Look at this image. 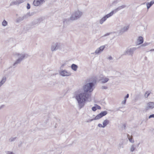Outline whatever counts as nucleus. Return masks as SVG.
<instances>
[{"label":"nucleus","instance_id":"obj_50","mask_svg":"<svg viewBox=\"0 0 154 154\" xmlns=\"http://www.w3.org/2000/svg\"><path fill=\"white\" fill-rule=\"evenodd\" d=\"M64 64H63V65H62V66H64Z\"/></svg>","mask_w":154,"mask_h":154},{"label":"nucleus","instance_id":"obj_36","mask_svg":"<svg viewBox=\"0 0 154 154\" xmlns=\"http://www.w3.org/2000/svg\"><path fill=\"white\" fill-rule=\"evenodd\" d=\"M98 126L99 127H100V128H104V127H103V125H102L101 124H99L98 125Z\"/></svg>","mask_w":154,"mask_h":154},{"label":"nucleus","instance_id":"obj_12","mask_svg":"<svg viewBox=\"0 0 154 154\" xmlns=\"http://www.w3.org/2000/svg\"><path fill=\"white\" fill-rule=\"evenodd\" d=\"M23 0H19L13 2L10 4V6H12L15 5H19V4L23 2Z\"/></svg>","mask_w":154,"mask_h":154},{"label":"nucleus","instance_id":"obj_34","mask_svg":"<svg viewBox=\"0 0 154 154\" xmlns=\"http://www.w3.org/2000/svg\"><path fill=\"white\" fill-rule=\"evenodd\" d=\"M95 106H96V108H97V109H101V108L100 106H99L96 104H95Z\"/></svg>","mask_w":154,"mask_h":154},{"label":"nucleus","instance_id":"obj_18","mask_svg":"<svg viewBox=\"0 0 154 154\" xmlns=\"http://www.w3.org/2000/svg\"><path fill=\"white\" fill-rule=\"evenodd\" d=\"M154 4V0L151 1L146 4L147 9H149Z\"/></svg>","mask_w":154,"mask_h":154},{"label":"nucleus","instance_id":"obj_53","mask_svg":"<svg viewBox=\"0 0 154 154\" xmlns=\"http://www.w3.org/2000/svg\"><path fill=\"white\" fill-rule=\"evenodd\" d=\"M146 57H145V59H146Z\"/></svg>","mask_w":154,"mask_h":154},{"label":"nucleus","instance_id":"obj_48","mask_svg":"<svg viewBox=\"0 0 154 154\" xmlns=\"http://www.w3.org/2000/svg\"><path fill=\"white\" fill-rule=\"evenodd\" d=\"M127 98H125V97H124V100H125L126 101V99Z\"/></svg>","mask_w":154,"mask_h":154},{"label":"nucleus","instance_id":"obj_49","mask_svg":"<svg viewBox=\"0 0 154 154\" xmlns=\"http://www.w3.org/2000/svg\"><path fill=\"white\" fill-rule=\"evenodd\" d=\"M154 50V49H151L150 51H153Z\"/></svg>","mask_w":154,"mask_h":154},{"label":"nucleus","instance_id":"obj_4","mask_svg":"<svg viewBox=\"0 0 154 154\" xmlns=\"http://www.w3.org/2000/svg\"><path fill=\"white\" fill-rule=\"evenodd\" d=\"M82 13L79 10L74 12L70 17V19L73 21L79 18L82 16Z\"/></svg>","mask_w":154,"mask_h":154},{"label":"nucleus","instance_id":"obj_33","mask_svg":"<svg viewBox=\"0 0 154 154\" xmlns=\"http://www.w3.org/2000/svg\"><path fill=\"white\" fill-rule=\"evenodd\" d=\"M5 152L6 154H14L12 152L6 151Z\"/></svg>","mask_w":154,"mask_h":154},{"label":"nucleus","instance_id":"obj_47","mask_svg":"<svg viewBox=\"0 0 154 154\" xmlns=\"http://www.w3.org/2000/svg\"><path fill=\"white\" fill-rule=\"evenodd\" d=\"M58 74L57 73H53L52 75H56Z\"/></svg>","mask_w":154,"mask_h":154},{"label":"nucleus","instance_id":"obj_13","mask_svg":"<svg viewBox=\"0 0 154 154\" xmlns=\"http://www.w3.org/2000/svg\"><path fill=\"white\" fill-rule=\"evenodd\" d=\"M129 28V26H124L120 30L119 32V34L120 35H122L124 32L127 31L128 29Z\"/></svg>","mask_w":154,"mask_h":154},{"label":"nucleus","instance_id":"obj_11","mask_svg":"<svg viewBox=\"0 0 154 154\" xmlns=\"http://www.w3.org/2000/svg\"><path fill=\"white\" fill-rule=\"evenodd\" d=\"M60 75L63 76H69L71 75V73L67 72L66 70H63L60 72Z\"/></svg>","mask_w":154,"mask_h":154},{"label":"nucleus","instance_id":"obj_52","mask_svg":"<svg viewBox=\"0 0 154 154\" xmlns=\"http://www.w3.org/2000/svg\"><path fill=\"white\" fill-rule=\"evenodd\" d=\"M146 57H145V59H146Z\"/></svg>","mask_w":154,"mask_h":154},{"label":"nucleus","instance_id":"obj_43","mask_svg":"<svg viewBox=\"0 0 154 154\" xmlns=\"http://www.w3.org/2000/svg\"><path fill=\"white\" fill-rule=\"evenodd\" d=\"M129 94H128L126 95V96L124 97H125L126 98H128L129 97Z\"/></svg>","mask_w":154,"mask_h":154},{"label":"nucleus","instance_id":"obj_35","mask_svg":"<svg viewBox=\"0 0 154 154\" xmlns=\"http://www.w3.org/2000/svg\"><path fill=\"white\" fill-rule=\"evenodd\" d=\"M26 8L28 9H29L30 8V5L29 3L27 4Z\"/></svg>","mask_w":154,"mask_h":154},{"label":"nucleus","instance_id":"obj_24","mask_svg":"<svg viewBox=\"0 0 154 154\" xmlns=\"http://www.w3.org/2000/svg\"><path fill=\"white\" fill-rule=\"evenodd\" d=\"M7 25H8L7 22L6 20H4L2 22V25L3 26H6Z\"/></svg>","mask_w":154,"mask_h":154},{"label":"nucleus","instance_id":"obj_45","mask_svg":"<svg viewBox=\"0 0 154 154\" xmlns=\"http://www.w3.org/2000/svg\"><path fill=\"white\" fill-rule=\"evenodd\" d=\"M126 102V101L125 100H124L122 102V103L125 104Z\"/></svg>","mask_w":154,"mask_h":154},{"label":"nucleus","instance_id":"obj_25","mask_svg":"<svg viewBox=\"0 0 154 154\" xmlns=\"http://www.w3.org/2000/svg\"><path fill=\"white\" fill-rule=\"evenodd\" d=\"M149 91H146L144 94V97L145 98H147L149 95L150 92H149Z\"/></svg>","mask_w":154,"mask_h":154},{"label":"nucleus","instance_id":"obj_8","mask_svg":"<svg viewBox=\"0 0 154 154\" xmlns=\"http://www.w3.org/2000/svg\"><path fill=\"white\" fill-rule=\"evenodd\" d=\"M112 16V15L110 12L109 13L106 15L100 20V24H102L106 20L107 18H109Z\"/></svg>","mask_w":154,"mask_h":154},{"label":"nucleus","instance_id":"obj_42","mask_svg":"<svg viewBox=\"0 0 154 154\" xmlns=\"http://www.w3.org/2000/svg\"><path fill=\"white\" fill-rule=\"evenodd\" d=\"M107 59L109 60H112V58L111 56H110Z\"/></svg>","mask_w":154,"mask_h":154},{"label":"nucleus","instance_id":"obj_14","mask_svg":"<svg viewBox=\"0 0 154 154\" xmlns=\"http://www.w3.org/2000/svg\"><path fill=\"white\" fill-rule=\"evenodd\" d=\"M71 20L70 19V17L69 18H66L63 19V27H65L66 25L69 24Z\"/></svg>","mask_w":154,"mask_h":154},{"label":"nucleus","instance_id":"obj_28","mask_svg":"<svg viewBox=\"0 0 154 154\" xmlns=\"http://www.w3.org/2000/svg\"><path fill=\"white\" fill-rule=\"evenodd\" d=\"M127 136L130 142H131V143H134V141L133 140H132V138H130L129 135L127 134Z\"/></svg>","mask_w":154,"mask_h":154},{"label":"nucleus","instance_id":"obj_2","mask_svg":"<svg viewBox=\"0 0 154 154\" xmlns=\"http://www.w3.org/2000/svg\"><path fill=\"white\" fill-rule=\"evenodd\" d=\"M96 79L94 77L87 79L86 84L83 87V89L85 93L91 92L94 89L93 87L96 83Z\"/></svg>","mask_w":154,"mask_h":154},{"label":"nucleus","instance_id":"obj_30","mask_svg":"<svg viewBox=\"0 0 154 154\" xmlns=\"http://www.w3.org/2000/svg\"><path fill=\"white\" fill-rule=\"evenodd\" d=\"M136 148V146L134 145H133L131 149V151L132 152H133Z\"/></svg>","mask_w":154,"mask_h":154},{"label":"nucleus","instance_id":"obj_38","mask_svg":"<svg viewBox=\"0 0 154 154\" xmlns=\"http://www.w3.org/2000/svg\"><path fill=\"white\" fill-rule=\"evenodd\" d=\"M125 127H126V125H125V124H124L123 125V126H122V129H125Z\"/></svg>","mask_w":154,"mask_h":154},{"label":"nucleus","instance_id":"obj_1","mask_svg":"<svg viewBox=\"0 0 154 154\" xmlns=\"http://www.w3.org/2000/svg\"><path fill=\"white\" fill-rule=\"evenodd\" d=\"M89 94L85 92L77 94L75 98L78 103L79 109L83 108L85 105V102L89 98Z\"/></svg>","mask_w":154,"mask_h":154},{"label":"nucleus","instance_id":"obj_9","mask_svg":"<svg viewBox=\"0 0 154 154\" xmlns=\"http://www.w3.org/2000/svg\"><path fill=\"white\" fill-rule=\"evenodd\" d=\"M147 106L145 108L146 111H147L149 109H152L154 108V102H149L147 104Z\"/></svg>","mask_w":154,"mask_h":154},{"label":"nucleus","instance_id":"obj_23","mask_svg":"<svg viewBox=\"0 0 154 154\" xmlns=\"http://www.w3.org/2000/svg\"><path fill=\"white\" fill-rule=\"evenodd\" d=\"M101 117L103 116H105L107 114V111H102L100 113H99Z\"/></svg>","mask_w":154,"mask_h":154},{"label":"nucleus","instance_id":"obj_20","mask_svg":"<svg viewBox=\"0 0 154 154\" xmlns=\"http://www.w3.org/2000/svg\"><path fill=\"white\" fill-rule=\"evenodd\" d=\"M71 67L72 69L74 71H76L78 67L77 65L74 64H72Z\"/></svg>","mask_w":154,"mask_h":154},{"label":"nucleus","instance_id":"obj_40","mask_svg":"<svg viewBox=\"0 0 154 154\" xmlns=\"http://www.w3.org/2000/svg\"><path fill=\"white\" fill-rule=\"evenodd\" d=\"M120 6L121 7V8L122 9V8H123L126 7V5H121V6Z\"/></svg>","mask_w":154,"mask_h":154},{"label":"nucleus","instance_id":"obj_5","mask_svg":"<svg viewBox=\"0 0 154 154\" xmlns=\"http://www.w3.org/2000/svg\"><path fill=\"white\" fill-rule=\"evenodd\" d=\"M137 49V48L135 47H128L126 49L123 55H128L132 56L134 54V52Z\"/></svg>","mask_w":154,"mask_h":154},{"label":"nucleus","instance_id":"obj_51","mask_svg":"<svg viewBox=\"0 0 154 154\" xmlns=\"http://www.w3.org/2000/svg\"><path fill=\"white\" fill-rule=\"evenodd\" d=\"M2 106L1 107H0V109H1L2 108Z\"/></svg>","mask_w":154,"mask_h":154},{"label":"nucleus","instance_id":"obj_46","mask_svg":"<svg viewBox=\"0 0 154 154\" xmlns=\"http://www.w3.org/2000/svg\"><path fill=\"white\" fill-rule=\"evenodd\" d=\"M109 34H110V33H106V34H105V35H104V36H107V35H109Z\"/></svg>","mask_w":154,"mask_h":154},{"label":"nucleus","instance_id":"obj_26","mask_svg":"<svg viewBox=\"0 0 154 154\" xmlns=\"http://www.w3.org/2000/svg\"><path fill=\"white\" fill-rule=\"evenodd\" d=\"M101 118L100 114H99L94 119L95 120H96L99 119Z\"/></svg>","mask_w":154,"mask_h":154},{"label":"nucleus","instance_id":"obj_27","mask_svg":"<svg viewBox=\"0 0 154 154\" xmlns=\"http://www.w3.org/2000/svg\"><path fill=\"white\" fill-rule=\"evenodd\" d=\"M34 14V13H30V12L28 13L27 14L25 15H26V18L28 17V16H30L33 15Z\"/></svg>","mask_w":154,"mask_h":154},{"label":"nucleus","instance_id":"obj_19","mask_svg":"<svg viewBox=\"0 0 154 154\" xmlns=\"http://www.w3.org/2000/svg\"><path fill=\"white\" fill-rule=\"evenodd\" d=\"M109 121L107 119H106L103 121V126L105 127L109 123Z\"/></svg>","mask_w":154,"mask_h":154},{"label":"nucleus","instance_id":"obj_39","mask_svg":"<svg viewBox=\"0 0 154 154\" xmlns=\"http://www.w3.org/2000/svg\"><path fill=\"white\" fill-rule=\"evenodd\" d=\"M101 88L103 89H106L107 88V87L105 86H102L101 87Z\"/></svg>","mask_w":154,"mask_h":154},{"label":"nucleus","instance_id":"obj_31","mask_svg":"<svg viewBox=\"0 0 154 154\" xmlns=\"http://www.w3.org/2000/svg\"><path fill=\"white\" fill-rule=\"evenodd\" d=\"M149 44V43H144V44H143L142 45H141V46H146L147 45H148Z\"/></svg>","mask_w":154,"mask_h":154},{"label":"nucleus","instance_id":"obj_32","mask_svg":"<svg viewBox=\"0 0 154 154\" xmlns=\"http://www.w3.org/2000/svg\"><path fill=\"white\" fill-rule=\"evenodd\" d=\"M91 109H92V110L93 111H95L97 109V108H96V107L95 106H93V107H92Z\"/></svg>","mask_w":154,"mask_h":154},{"label":"nucleus","instance_id":"obj_29","mask_svg":"<svg viewBox=\"0 0 154 154\" xmlns=\"http://www.w3.org/2000/svg\"><path fill=\"white\" fill-rule=\"evenodd\" d=\"M16 138L17 137H11L9 139V140L10 142L13 141H14V140H16Z\"/></svg>","mask_w":154,"mask_h":154},{"label":"nucleus","instance_id":"obj_21","mask_svg":"<svg viewBox=\"0 0 154 154\" xmlns=\"http://www.w3.org/2000/svg\"><path fill=\"white\" fill-rule=\"evenodd\" d=\"M6 80V78L4 77L0 82V87L4 83Z\"/></svg>","mask_w":154,"mask_h":154},{"label":"nucleus","instance_id":"obj_41","mask_svg":"<svg viewBox=\"0 0 154 154\" xmlns=\"http://www.w3.org/2000/svg\"><path fill=\"white\" fill-rule=\"evenodd\" d=\"M94 120V119L93 118V119H90V120H88L87 122H91V121H93V120Z\"/></svg>","mask_w":154,"mask_h":154},{"label":"nucleus","instance_id":"obj_10","mask_svg":"<svg viewBox=\"0 0 154 154\" xmlns=\"http://www.w3.org/2000/svg\"><path fill=\"white\" fill-rule=\"evenodd\" d=\"M105 48V45H103L100 46L99 48L97 49L95 51V53L96 54H98L101 52H102L103 50Z\"/></svg>","mask_w":154,"mask_h":154},{"label":"nucleus","instance_id":"obj_22","mask_svg":"<svg viewBox=\"0 0 154 154\" xmlns=\"http://www.w3.org/2000/svg\"><path fill=\"white\" fill-rule=\"evenodd\" d=\"M109 80L108 78H105L102 79L101 83L103 84L105 83L108 82Z\"/></svg>","mask_w":154,"mask_h":154},{"label":"nucleus","instance_id":"obj_16","mask_svg":"<svg viewBox=\"0 0 154 154\" xmlns=\"http://www.w3.org/2000/svg\"><path fill=\"white\" fill-rule=\"evenodd\" d=\"M26 15H24L22 17H18L17 20V22H20L21 21L23 20L24 19H26Z\"/></svg>","mask_w":154,"mask_h":154},{"label":"nucleus","instance_id":"obj_3","mask_svg":"<svg viewBox=\"0 0 154 154\" xmlns=\"http://www.w3.org/2000/svg\"><path fill=\"white\" fill-rule=\"evenodd\" d=\"M14 55L18 57V58L13 64L12 66H11L9 68L13 67L14 68H15L17 66L18 64L20 63L25 58H27L29 55L28 54H19L15 53Z\"/></svg>","mask_w":154,"mask_h":154},{"label":"nucleus","instance_id":"obj_6","mask_svg":"<svg viewBox=\"0 0 154 154\" xmlns=\"http://www.w3.org/2000/svg\"><path fill=\"white\" fill-rule=\"evenodd\" d=\"M60 44L58 43H54L52 44L51 49L52 51H55L60 48Z\"/></svg>","mask_w":154,"mask_h":154},{"label":"nucleus","instance_id":"obj_37","mask_svg":"<svg viewBox=\"0 0 154 154\" xmlns=\"http://www.w3.org/2000/svg\"><path fill=\"white\" fill-rule=\"evenodd\" d=\"M152 118H154V114L151 115L149 117V119H150Z\"/></svg>","mask_w":154,"mask_h":154},{"label":"nucleus","instance_id":"obj_15","mask_svg":"<svg viewBox=\"0 0 154 154\" xmlns=\"http://www.w3.org/2000/svg\"><path fill=\"white\" fill-rule=\"evenodd\" d=\"M143 38L142 36H139L137 39L138 45H140L143 43Z\"/></svg>","mask_w":154,"mask_h":154},{"label":"nucleus","instance_id":"obj_7","mask_svg":"<svg viewBox=\"0 0 154 154\" xmlns=\"http://www.w3.org/2000/svg\"><path fill=\"white\" fill-rule=\"evenodd\" d=\"M45 2V0H34L33 4L35 6H37Z\"/></svg>","mask_w":154,"mask_h":154},{"label":"nucleus","instance_id":"obj_17","mask_svg":"<svg viewBox=\"0 0 154 154\" xmlns=\"http://www.w3.org/2000/svg\"><path fill=\"white\" fill-rule=\"evenodd\" d=\"M121 7L120 6H119V7H118V8H117L116 9H115L114 10L112 11L111 12H110V13H111V14H112V15L113 14H114V13H116V12H117L118 11H119L121 9Z\"/></svg>","mask_w":154,"mask_h":154},{"label":"nucleus","instance_id":"obj_44","mask_svg":"<svg viewBox=\"0 0 154 154\" xmlns=\"http://www.w3.org/2000/svg\"><path fill=\"white\" fill-rule=\"evenodd\" d=\"M121 108H122V107H119L118 108L116 109V111H119V110H120V109Z\"/></svg>","mask_w":154,"mask_h":154}]
</instances>
